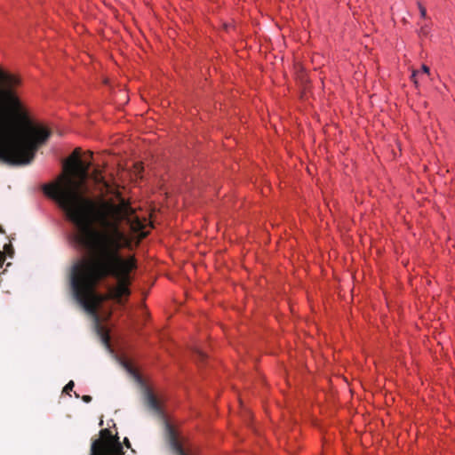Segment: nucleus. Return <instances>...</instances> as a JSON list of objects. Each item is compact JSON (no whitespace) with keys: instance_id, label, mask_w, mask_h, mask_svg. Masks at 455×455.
I'll return each instance as SVG.
<instances>
[{"instance_id":"obj_4","label":"nucleus","mask_w":455,"mask_h":455,"mask_svg":"<svg viewBox=\"0 0 455 455\" xmlns=\"http://www.w3.org/2000/svg\"><path fill=\"white\" fill-rule=\"evenodd\" d=\"M144 403L156 415L161 418L164 417V411L159 401L149 389H146L144 392Z\"/></svg>"},{"instance_id":"obj_1","label":"nucleus","mask_w":455,"mask_h":455,"mask_svg":"<svg viewBox=\"0 0 455 455\" xmlns=\"http://www.w3.org/2000/svg\"><path fill=\"white\" fill-rule=\"evenodd\" d=\"M69 161L70 170L67 172L65 165L58 181L44 185L43 189L76 227L75 242L88 253L72 264L69 288L73 299L94 319L98 334L108 345L109 335L100 323L99 310L107 300L124 303L123 298L131 295L132 275L138 267L135 256L121 252L131 246L121 225L126 224L132 233L144 238L146 220H140L120 194L116 195L117 202L97 201L84 196L83 189L91 164L80 159L78 148Z\"/></svg>"},{"instance_id":"obj_11","label":"nucleus","mask_w":455,"mask_h":455,"mask_svg":"<svg viewBox=\"0 0 455 455\" xmlns=\"http://www.w3.org/2000/svg\"><path fill=\"white\" fill-rule=\"evenodd\" d=\"M136 175L139 176L143 171V166L140 163H137L134 165Z\"/></svg>"},{"instance_id":"obj_3","label":"nucleus","mask_w":455,"mask_h":455,"mask_svg":"<svg viewBox=\"0 0 455 455\" xmlns=\"http://www.w3.org/2000/svg\"><path fill=\"white\" fill-rule=\"evenodd\" d=\"M90 455H124L117 434L112 435L108 428L101 429L99 438L92 443Z\"/></svg>"},{"instance_id":"obj_9","label":"nucleus","mask_w":455,"mask_h":455,"mask_svg":"<svg viewBox=\"0 0 455 455\" xmlns=\"http://www.w3.org/2000/svg\"><path fill=\"white\" fill-rule=\"evenodd\" d=\"M92 179L94 180L95 182L97 183H100L103 180L102 176H101V173H100V171L98 170V169H95L92 172Z\"/></svg>"},{"instance_id":"obj_13","label":"nucleus","mask_w":455,"mask_h":455,"mask_svg":"<svg viewBox=\"0 0 455 455\" xmlns=\"http://www.w3.org/2000/svg\"><path fill=\"white\" fill-rule=\"evenodd\" d=\"M2 231H3V230H2V228H0V232H2ZM4 260H5V256H4V252L0 251V267H2V265H3V264H4Z\"/></svg>"},{"instance_id":"obj_14","label":"nucleus","mask_w":455,"mask_h":455,"mask_svg":"<svg viewBox=\"0 0 455 455\" xmlns=\"http://www.w3.org/2000/svg\"><path fill=\"white\" fill-rule=\"evenodd\" d=\"M82 400L85 403H90L92 401V396L85 395L82 397Z\"/></svg>"},{"instance_id":"obj_7","label":"nucleus","mask_w":455,"mask_h":455,"mask_svg":"<svg viewBox=\"0 0 455 455\" xmlns=\"http://www.w3.org/2000/svg\"><path fill=\"white\" fill-rule=\"evenodd\" d=\"M206 355L199 349L194 351V359L198 363L199 362L204 361Z\"/></svg>"},{"instance_id":"obj_8","label":"nucleus","mask_w":455,"mask_h":455,"mask_svg":"<svg viewBox=\"0 0 455 455\" xmlns=\"http://www.w3.org/2000/svg\"><path fill=\"white\" fill-rule=\"evenodd\" d=\"M124 366L126 369V371L132 375L136 379H140L139 373L128 362L124 363Z\"/></svg>"},{"instance_id":"obj_5","label":"nucleus","mask_w":455,"mask_h":455,"mask_svg":"<svg viewBox=\"0 0 455 455\" xmlns=\"http://www.w3.org/2000/svg\"><path fill=\"white\" fill-rule=\"evenodd\" d=\"M166 429H167L169 444H170L171 449L174 452V454L175 455H189L184 451L181 443H180V441L178 439V435H177L175 430L170 425L166 426Z\"/></svg>"},{"instance_id":"obj_10","label":"nucleus","mask_w":455,"mask_h":455,"mask_svg":"<svg viewBox=\"0 0 455 455\" xmlns=\"http://www.w3.org/2000/svg\"><path fill=\"white\" fill-rule=\"evenodd\" d=\"M74 381L73 380H70L63 388V392L64 393H67V394H69L70 391L73 390L74 388Z\"/></svg>"},{"instance_id":"obj_12","label":"nucleus","mask_w":455,"mask_h":455,"mask_svg":"<svg viewBox=\"0 0 455 455\" xmlns=\"http://www.w3.org/2000/svg\"><path fill=\"white\" fill-rule=\"evenodd\" d=\"M419 12H420V16L422 18H426L427 17V10L426 8L421 5L420 4H419Z\"/></svg>"},{"instance_id":"obj_6","label":"nucleus","mask_w":455,"mask_h":455,"mask_svg":"<svg viewBox=\"0 0 455 455\" xmlns=\"http://www.w3.org/2000/svg\"><path fill=\"white\" fill-rule=\"evenodd\" d=\"M424 75H427V76H430V70L429 68L426 65H422L421 70H414L411 74V80L413 81L414 84L416 86L419 85V78L423 76Z\"/></svg>"},{"instance_id":"obj_15","label":"nucleus","mask_w":455,"mask_h":455,"mask_svg":"<svg viewBox=\"0 0 455 455\" xmlns=\"http://www.w3.org/2000/svg\"><path fill=\"white\" fill-rule=\"evenodd\" d=\"M124 443L127 448H131V443L127 437L124 439Z\"/></svg>"},{"instance_id":"obj_2","label":"nucleus","mask_w":455,"mask_h":455,"mask_svg":"<svg viewBox=\"0 0 455 455\" xmlns=\"http://www.w3.org/2000/svg\"><path fill=\"white\" fill-rule=\"evenodd\" d=\"M20 85L18 75L0 67V160L15 165L30 164L51 135L30 124L18 94Z\"/></svg>"}]
</instances>
